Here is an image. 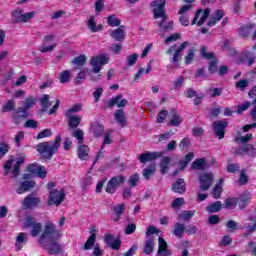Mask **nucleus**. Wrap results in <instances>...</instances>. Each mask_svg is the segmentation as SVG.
<instances>
[{
    "mask_svg": "<svg viewBox=\"0 0 256 256\" xmlns=\"http://www.w3.org/2000/svg\"><path fill=\"white\" fill-rule=\"evenodd\" d=\"M42 111H47L51 107L52 103L49 101V95L44 94L40 100Z\"/></svg>",
    "mask_w": 256,
    "mask_h": 256,
    "instance_id": "obj_48",
    "label": "nucleus"
},
{
    "mask_svg": "<svg viewBox=\"0 0 256 256\" xmlns=\"http://www.w3.org/2000/svg\"><path fill=\"white\" fill-rule=\"evenodd\" d=\"M73 137H75V139H77L78 143H83V137H84L83 130L76 129L73 133Z\"/></svg>",
    "mask_w": 256,
    "mask_h": 256,
    "instance_id": "obj_61",
    "label": "nucleus"
},
{
    "mask_svg": "<svg viewBox=\"0 0 256 256\" xmlns=\"http://www.w3.org/2000/svg\"><path fill=\"white\" fill-rule=\"evenodd\" d=\"M239 200L237 198H227L224 200V209H235Z\"/></svg>",
    "mask_w": 256,
    "mask_h": 256,
    "instance_id": "obj_41",
    "label": "nucleus"
},
{
    "mask_svg": "<svg viewBox=\"0 0 256 256\" xmlns=\"http://www.w3.org/2000/svg\"><path fill=\"white\" fill-rule=\"evenodd\" d=\"M194 59H195V49L191 48L190 50H188L187 55L185 56V64L191 65Z\"/></svg>",
    "mask_w": 256,
    "mask_h": 256,
    "instance_id": "obj_52",
    "label": "nucleus"
},
{
    "mask_svg": "<svg viewBox=\"0 0 256 256\" xmlns=\"http://www.w3.org/2000/svg\"><path fill=\"white\" fill-rule=\"evenodd\" d=\"M29 173L37 175L40 179H45L47 177V169L39 164H31L28 166Z\"/></svg>",
    "mask_w": 256,
    "mask_h": 256,
    "instance_id": "obj_13",
    "label": "nucleus"
},
{
    "mask_svg": "<svg viewBox=\"0 0 256 256\" xmlns=\"http://www.w3.org/2000/svg\"><path fill=\"white\" fill-rule=\"evenodd\" d=\"M53 41H55V35L48 34L44 36V42L39 47L38 51H40V53H51V51H55L57 44L53 43Z\"/></svg>",
    "mask_w": 256,
    "mask_h": 256,
    "instance_id": "obj_7",
    "label": "nucleus"
},
{
    "mask_svg": "<svg viewBox=\"0 0 256 256\" xmlns=\"http://www.w3.org/2000/svg\"><path fill=\"white\" fill-rule=\"evenodd\" d=\"M251 193L245 192L240 196L239 200V208L240 209H245L246 206L249 205V202L251 201Z\"/></svg>",
    "mask_w": 256,
    "mask_h": 256,
    "instance_id": "obj_29",
    "label": "nucleus"
},
{
    "mask_svg": "<svg viewBox=\"0 0 256 256\" xmlns=\"http://www.w3.org/2000/svg\"><path fill=\"white\" fill-rule=\"evenodd\" d=\"M159 157H163L162 152H146L139 156L141 163H148L150 161H155V159H159Z\"/></svg>",
    "mask_w": 256,
    "mask_h": 256,
    "instance_id": "obj_16",
    "label": "nucleus"
},
{
    "mask_svg": "<svg viewBox=\"0 0 256 256\" xmlns=\"http://www.w3.org/2000/svg\"><path fill=\"white\" fill-rule=\"evenodd\" d=\"M41 231H43V225H41L39 222H36L35 225L31 228L30 235L31 237H39V235H41Z\"/></svg>",
    "mask_w": 256,
    "mask_h": 256,
    "instance_id": "obj_42",
    "label": "nucleus"
},
{
    "mask_svg": "<svg viewBox=\"0 0 256 256\" xmlns=\"http://www.w3.org/2000/svg\"><path fill=\"white\" fill-rule=\"evenodd\" d=\"M153 249H155V239L147 238V240L144 242L145 255H151V253H153Z\"/></svg>",
    "mask_w": 256,
    "mask_h": 256,
    "instance_id": "obj_27",
    "label": "nucleus"
},
{
    "mask_svg": "<svg viewBox=\"0 0 256 256\" xmlns=\"http://www.w3.org/2000/svg\"><path fill=\"white\" fill-rule=\"evenodd\" d=\"M137 59H139V55L138 54L129 55L127 57V65L129 67H133V65H135V63H137Z\"/></svg>",
    "mask_w": 256,
    "mask_h": 256,
    "instance_id": "obj_59",
    "label": "nucleus"
},
{
    "mask_svg": "<svg viewBox=\"0 0 256 256\" xmlns=\"http://www.w3.org/2000/svg\"><path fill=\"white\" fill-rule=\"evenodd\" d=\"M61 239V231L57 229L55 224L51 221H48L44 225L42 234L38 238V243L40 247L47 246V243L57 241Z\"/></svg>",
    "mask_w": 256,
    "mask_h": 256,
    "instance_id": "obj_1",
    "label": "nucleus"
},
{
    "mask_svg": "<svg viewBox=\"0 0 256 256\" xmlns=\"http://www.w3.org/2000/svg\"><path fill=\"white\" fill-rule=\"evenodd\" d=\"M36 221H35V218H33V217H31V216H28V217H26V221H25V223H24V227L25 228H29V227H33V226H35L36 225Z\"/></svg>",
    "mask_w": 256,
    "mask_h": 256,
    "instance_id": "obj_64",
    "label": "nucleus"
},
{
    "mask_svg": "<svg viewBox=\"0 0 256 256\" xmlns=\"http://www.w3.org/2000/svg\"><path fill=\"white\" fill-rule=\"evenodd\" d=\"M178 147L181 151H185V149H189V147H191V140H189V138L182 139Z\"/></svg>",
    "mask_w": 256,
    "mask_h": 256,
    "instance_id": "obj_55",
    "label": "nucleus"
},
{
    "mask_svg": "<svg viewBox=\"0 0 256 256\" xmlns=\"http://www.w3.org/2000/svg\"><path fill=\"white\" fill-rule=\"evenodd\" d=\"M96 240H97V234L93 233L92 235L89 236V238L85 242L83 249L85 251H89V249H93V246L95 245Z\"/></svg>",
    "mask_w": 256,
    "mask_h": 256,
    "instance_id": "obj_33",
    "label": "nucleus"
},
{
    "mask_svg": "<svg viewBox=\"0 0 256 256\" xmlns=\"http://www.w3.org/2000/svg\"><path fill=\"white\" fill-rule=\"evenodd\" d=\"M222 207H223V204L221 203V201H216L210 204L209 206H207L206 211H208V213H217L221 211Z\"/></svg>",
    "mask_w": 256,
    "mask_h": 256,
    "instance_id": "obj_35",
    "label": "nucleus"
},
{
    "mask_svg": "<svg viewBox=\"0 0 256 256\" xmlns=\"http://www.w3.org/2000/svg\"><path fill=\"white\" fill-rule=\"evenodd\" d=\"M223 183V180H220L219 184H216L215 187L212 190V195L214 199H219L221 197V193H223V186L221 184Z\"/></svg>",
    "mask_w": 256,
    "mask_h": 256,
    "instance_id": "obj_46",
    "label": "nucleus"
},
{
    "mask_svg": "<svg viewBox=\"0 0 256 256\" xmlns=\"http://www.w3.org/2000/svg\"><path fill=\"white\" fill-rule=\"evenodd\" d=\"M174 89L176 91H181L183 89V85H185V76H179L174 82Z\"/></svg>",
    "mask_w": 256,
    "mask_h": 256,
    "instance_id": "obj_49",
    "label": "nucleus"
},
{
    "mask_svg": "<svg viewBox=\"0 0 256 256\" xmlns=\"http://www.w3.org/2000/svg\"><path fill=\"white\" fill-rule=\"evenodd\" d=\"M137 183H139V174H133L128 179V185L130 187H137Z\"/></svg>",
    "mask_w": 256,
    "mask_h": 256,
    "instance_id": "obj_56",
    "label": "nucleus"
},
{
    "mask_svg": "<svg viewBox=\"0 0 256 256\" xmlns=\"http://www.w3.org/2000/svg\"><path fill=\"white\" fill-rule=\"evenodd\" d=\"M208 167L207 160L204 158L196 159L191 165V169L195 171H203V169H207Z\"/></svg>",
    "mask_w": 256,
    "mask_h": 256,
    "instance_id": "obj_22",
    "label": "nucleus"
},
{
    "mask_svg": "<svg viewBox=\"0 0 256 256\" xmlns=\"http://www.w3.org/2000/svg\"><path fill=\"white\" fill-rule=\"evenodd\" d=\"M109 63V57L106 55H97L90 59V65L92 66V73H100L101 67Z\"/></svg>",
    "mask_w": 256,
    "mask_h": 256,
    "instance_id": "obj_6",
    "label": "nucleus"
},
{
    "mask_svg": "<svg viewBox=\"0 0 256 256\" xmlns=\"http://www.w3.org/2000/svg\"><path fill=\"white\" fill-rule=\"evenodd\" d=\"M107 23L110 27H119V25H121V20H119L117 16H109Z\"/></svg>",
    "mask_w": 256,
    "mask_h": 256,
    "instance_id": "obj_53",
    "label": "nucleus"
},
{
    "mask_svg": "<svg viewBox=\"0 0 256 256\" xmlns=\"http://www.w3.org/2000/svg\"><path fill=\"white\" fill-rule=\"evenodd\" d=\"M169 163H171V158L169 156L163 157L160 161V171L162 175H165L169 171Z\"/></svg>",
    "mask_w": 256,
    "mask_h": 256,
    "instance_id": "obj_31",
    "label": "nucleus"
},
{
    "mask_svg": "<svg viewBox=\"0 0 256 256\" xmlns=\"http://www.w3.org/2000/svg\"><path fill=\"white\" fill-rule=\"evenodd\" d=\"M104 241L106 245L111 247V249H114L115 251H119L121 247V242L115 239V237H113L112 234H106Z\"/></svg>",
    "mask_w": 256,
    "mask_h": 256,
    "instance_id": "obj_18",
    "label": "nucleus"
},
{
    "mask_svg": "<svg viewBox=\"0 0 256 256\" xmlns=\"http://www.w3.org/2000/svg\"><path fill=\"white\" fill-rule=\"evenodd\" d=\"M101 95H103V89L101 87L96 88L95 91L93 92L95 103H99V99H101Z\"/></svg>",
    "mask_w": 256,
    "mask_h": 256,
    "instance_id": "obj_63",
    "label": "nucleus"
},
{
    "mask_svg": "<svg viewBox=\"0 0 256 256\" xmlns=\"http://www.w3.org/2000/svg\"><path fill=\"white\" fill-rule=\"evenodd\" d=\"M158 256H171V250L168 249L167 242L163 238L158 239Z\"/></svg>",
    "mask_w": 256,
    "mask_h": 256,
    "instance_id": "obj_20",
    "label": "nucleus"
},
{
    "mask_svg": "<svg viewBox=\"0 0 256 256\" xmlns=\"http://www.w3.org/2000/svg\"><path fill=\"white\" fill-rule=\"evenodd\" d=\"M15 107H17V104L15 100H8L2 107L3 113H11L12 111H15Z\"/></svg>",
    "mask_w": 256,
    "mask_h": 256,
    "instance_id": "obj_34",
    "label": "nucleus"
},
{
    "mask_svg": "<svg viewBox=\"0 0 256 256\" xmlns=\"http://www.w3.org/2000/svg\"><path fill=\"white\" fill-rule=\"evenodd\" d=\"M72 77H73V74H71L70 70H64L60 72L59 81L60 83H69Z\"/></svg>",
    "mask_w": 256,
    "mask_h": 256,
    "instance_id": "obj_37",
    "label": "nucleus"
},
{
    "mask_svg": "<svg viewBox=\"0 0 256 256\" xmlns=\"http://www.w3.org/2000/svg\"><path fill=\"white\" fill-rule=\"evenodd\" d=\"M45 249L50 255H59V253H63V248L56 241H48L46 246H41Z\"/></svg>",
    "mask_w": 256,
    "mask_h": 256,
    "instance_id": "obj_14",
    "label": "nucleus"
},
{
    "mask_svg": "<svg viewBox=\"0 0 256 256\" xmlns=\"http://www.w3.org/2000/svg\"><path fill=\"white\" fill-rule=\"evenodd\" d=\"M225 227H227L230 233H235L239 229V224L235 220H229L225 223Z\"/></svg>",
    "mask_w": 256,
    "mask_h": 256,
    "instance_id": "obj_50",
    "label": "nucleus"
},
{
    "mask_svg": "<svg viewBox=\"0 0 256 256\" xmlns=\"http://www.w3.org/2000/svg\"><path fill=\"white\" fill-rule=\"evenodd\" d=\"M65 201V192L63 190H50L49 198H48V205H58Z\"/></svg>",
    "mask_w": 256,
    "mask_h": 256,
    "instance_id": "obj_8",
    "label": "nucleus"
},
{
    "mask_svg": "<svg viewBox=\"0 0 256 256\" xmlns=\"http://www.w3.org/2000/svg\"><path fill=\"white\" fill-rule=\"evenodd\" d=\"M249 151H255V147L252 144H244L236 150V153L243 155V153H249Z\"/></svg>",
    "mask_w": 256,
    "mask_h": 256,
    "instance_id": "obj_47",
    "label": "nucleus"
},
{
    "mask_svg": "<svg viewBox=\"0 0 256 256\" xmlns=\"http://www.w3.org/2000/svg\"><path fill=\"white\" fill-rule=\"evenodd\" d=\"M249 182V176H247V173L245 171L240 172V178L238 180L239 185H247Z\"/></svg>",
    "mask_w": 256,
    "mask_h": 256,
    "instance_id": "obj_58",
    "label": "nucleus"
},
{
    "mask_svg": "<svg viewBox=\"0 0 256 256\" xmlns=\"http://www.w3.org/2000/svg\"><path fill=\"white\" fill-rule=\"evenodd\" d=\"M154 19H159V17L165 16V0H155L152 2Z\"/></svg>",
    "mask_w": 256,
    "mask_h": 256,
    "instance_id": "obj_11",
    "label": "nucleus"
},
{
    "mask_svg": "<svg viewBox=\"0 0 256 256\" xmlns=\"http://www.w3.org/2000/svg\"><path fill=\"white\" fill-rule=\"evenodd\" d=\"M172 191L174 193H185L186 188H185V180L183 179H178L172 186Z\"/></svg>",
    "mask_w": 256,
    "mask_h": 256,
    "instance_id": "obj_30",
    "label": "nucleus"
},
{
    "mask_svg": "<svg viewBox=\"0 0 256 256\" xmlns=\"http://www.w3.org/2000/svg\"><path fill=\"white\" fill-rule=\"evenodd\" d=\"M213 173H202L199 176V183L201 191H209L211 185H213Z\"/></svg>",
    "mask_w": 256,
    "mask_h": 256,
    "instance_id": "obj_10",
    "label": "nucleus"
},
{
    "mask_svg": "<svg viewBox=\"0 0 256 256\" xmlns=\"http://www.w3.org/2000/svg\"><path fill=\"white\" fill-rule=\"evenodd\" d=\"M194 215H195L194 210L183 211L178 215V219H181L182 221H189V219H191V217H193Z\"/></svg>",
    "mask_w": 256,
    "mask_h": 256,
    "instance_id": "obj_51",
    "label": "nucleus"
},
{
    "mask_svg": "<svg viewBox=\"0 0 256 256\" xmlns=\"http://www.w3.org/2000/svg\"><path fill=\"white\" fill-rule=\"evenodd\" d=\"M35 17V12H28L23 14L20 18V23H28V21H31Z\"/></svg>",
    "mask_w": 256,
    "mask_h": 256,
    "instance_id": "obj_54",
    "label": "nucleus"
},
{
    "mask_svg": "<svg viewBox=\"0 0 256 256\" xmlns=\"http://www.w3.org/2000/svg\"><path fill=\"white\" fill-rule=\"evenodd\" d=\"M155 171H157V166L155 164H151L150 166L142 170V175L144 179L149 181V179H151V177L155 175Z\"/></svg>",
    "mask_w": 256,
    "mask_h": 256,
    "instance_id": "obj_25",
    "label": "nucleus"
},
{
    "mask_svg": "<svg viewBox=\"0 0 256 256\" xmlns=\"http://www.w3.org/2000/svg\"><path fill=\"white\" fill-rule=\"evenodd\" d=\"M223 15L224 13L222 10H217L208 22V27H213L214 25H216L218 21H221V19H223Z\"/></svg>",
    "mask_w": 256,
    "mask_h": 256,
    "instance_id": "obj_32",
    "label": "nucleus"
},
{
    "mask_svg": "<svg viewBox=\"0 0 256 256\" xmlns=\"http://www.w3.org/2000/svg\"><path fill=\"white\" fill-rule=\"evenodd\" d=\"M37 103V98L30 96L25 99L23 102V106L18 108L17 111H15L12 115V117H27V111L29 109H32V107H35V104Z\"/></svg>",
    "mask_w": 256,
    "mask_h": 256,
    "instance_id": "obj_5",
    "label": "nucleus"
},
{
    "mask_svg": "<svg viewBox=\"0 0 256 256\" xmlns=\"http://www.w3.org/2000/svg\"><path fill=\"white\" fill-rule=\"evenodd\" d=\"M61 145V136L56 137L54 142H42L36 146V151L40 153L43 159H51L55 154V151L59 149Z\"/></svg>",
    "mask_w": 256,
    "mask_h": 256,
    "instance_id": "obj_2",
    "label": "nucleus"
},
{
    "mask_svg": "<svg viewBox=\"0 0 256 256\" xmlns=\"http://www.w3.org/2000/svg\"><path fill=\"white\" fill-rule=\"evenodd\" d=\"M110 37L115 41H125V26H120L115 30L109 32Z\"/></svg>",
    "mask_w": 256,
    "mask_h": 256,
    "instance_id": "obj_19",
    "label": "nucleus"
},
{
    "mask_svg": "<svg viewBox=\"0 0 256 256\" xmlns=\"http://www.w3.org/2000/svg\"><path fill=\"white\" fill-rule=\"evenodd\" d=\"M167 13H165V17L159 16L158 19H162L161 22H159V27L162 29V31H172L173 29V21H167Z\"/></svg>",
    "mask_w": 256,
    "mask_h": 256,
    "instance_id": "obj_23",
    "label": "nucleus"
},
{
    "mask_svg": "<svg viewBox=\"0 0 256 256\" xmlns=\"http://www.w3.org/2000/svg\"><path fill=\"white\" fill-rule=\"evenodd\" d=\"M173 233L176 237H179V239H181L183 237V233H185V225L177 222L174 225Z\"/></svg>",
    "mask_w": 256,
    "mask_h": 256,
    "instance_id": "obj_36",
    "label": "nucleus"
},
{
    "mask_svg": "<svg viewBox=\"0 0 256 256\" xmlns=\"http://www.w3.org/2000/svg\"><path fill=\"white\" fill-rule=\"evenodd\" d=\"M125 118H126L125 111H123V110L116 111L115 119H116L117 123H119V125H121V127H123L125 125Z\"/></svg>",
    "mask_w": 256,
    "mask_h": 256,
    "instance_id": "obj_43",
    "label": "nucleus"
},
{
    "mask_svg": "<svg viewBox=\"0 0 256 256\" xmlns=\"http://www.w3.org/2000/svg\"><path fill=\"white\" fill-rule=\"evenodd\" d=\"M23 163H25V156H20L16 160L11 156L4 164L5 175H9V173H11V177H18L19 167H21Z\"/></svg>",
    "mask_w": 256,
    "mask_h": 256,
    "instance_id": "obj_3",
    "label": "nucleus"
},
{
    "mask_svg": "<svg viewBox=\"0 0 256 256\" xmlns=\"http://www.w3.org/2000/svg\"><path fill=\"white\" fill-rule=\"evenodd\" d=\"M89 156V147L87 145H81L78 148L79 159L85 160Z\"/></svg>",
    "mask_w": 256,
    "mask_h": 256,
    "instance_id": "obj_40",
    "label": "nucleus"
},
{
    "mask_svg": "<svg viewBox=\"0 0 256 256\" xmlns=\"http://www.w3.org/2000/svg\"><path fill=\"white\" fill-rule=\"evenodd\" d=\"M125 209H127V206H125V204H118L113 207V211L116 215L115 221H119V215H123Z\"/></svg>",
    "mask_w": 256,
    "mask_h": 256,
    "instance_id": "obj_44",
    "label": "nucleus"
},
{
    "mask_svg": "<svg viewBox=\"0 0 256 256\" xmlns=\"http://www.w3.org/2000/svg\"><path fill=\"white\" fill-rule=\"evenodd\" d=\"M86 62H87V56H85L83 54L75 57L72 60V64L76 65L77 67H83V65H85Z\"/></svg>",
    "mask_w": 256,
    "mask_h": 256,
    "instance_id": "obj_45",
    "label": "nucleus"
},
{
    "mask_svg": "<svg viewBox=\"0 0 256 256\" xmlns=\"http://www.w3.org/2000/svg\"><path fill=\"white\" fill-rule=\"evenodd\" d=\"M66 117H68L69 119V125L75 129L77 127H79V123H81V117L77 116V115H66Z\"/></svg>",
    "mask_w": 256,
    "mask_h": 256,
    "instance_id": "obj_39",
    "label": "nucleus"
},
{
    "mask_svg": "<svg viewBox=\"0 0 256 256\" xmlns=\"http://www.w3.org/2000/svg\"><path fill=\"white\" fill-rule=\"evenodd\" d=\"M127 103H128L127 99L123 98L122 94H119V95L113 97L108 102V105H109V107H113L116 105L117 107L121 108V107H126Z\"/></svg>",
    "mask_w": 256,
    "mask_h": 256,
    "instance_id": "obj_21",
    "label": "nucleus"
},
{
    "mask_svg": "<svg viewBox=\"0 0 256 256\" xmlns=\"http://www.w3.org/2000/svg\"><path fill=\"white\" fill-rule=\"evenodd\" d=\"M27 241H29V235L27 233L25 232L18 233L16 236V242H15V247L17 251H21V249H23V246L25 245V243H27Z\"/></svg>",
    "mask_w": 256,
    "mask_h": 256,
    "instance_id": "obj_17",
    "label": "nucleus"
},
{
    "mask_svg": "<svg viewBox=\"0 0 256 256\" xmlns=\"http://www.w3.org/2000/svg\"><path fill=\"white\" fill-rule=\"evenodd\" d=\"M123 183H125V178L123 175L114 176L108 181L106 185V193H115L117 188L120 187V185H123Z\"/></svg>",
    "mask_w": 256,
    "mask_h": 256,
    "instance_id": "obj_9",
    "label": "nucleus"
},
{
    "mask_svg": "<svg viewBox=\"0 0 256 256\" xmlns=\"http://www.w3.org/2000/svg\"><path fill=\"white\" fill-rule=\"evenodd\" d=\"M167 115H169L167 110H161L157 116V123H163L167 119Z\"/></svg>",
    "mask_w": 256,
    "mask_h": 256,
    "instance_id": "obj_62",
    "label": "nucleus"
},
{
    "mask_svg": "<svg viewBox=\"0 0 256 256\" xmlns=\"http://www.w3.org/2000/svg\"><path fill=\"white\" fill-rule=\"evenodd\" d=\"M35 187V182L33 181H25L20 184V187L17 189L18 195H23V193L27 191H31Z\"/></svg>",
    "mask_w": 256,
    "mask_h": 256,
    "instance_id": "obj_24",
    "label": "nucleus"
},
{
    "mask_svg": "<svg viewBox=\"0 0 256 256\" xmlns=\"http://www.w3.org/2000/svg\"><path fill=\"white\" fill-rule=\"evenodd\" d=\"M211 10L209 8L203 10L200 9L196 12L194 19L192 20V25H198L201 26L207 21V17H209V13Z\"/></svg>",
    "mask_w": 256,
    "mask_h": 256,
    "instance_id": "obj_12",
    "label": "nucleus"
},
{
    "mask_svg": "<svg viewBox=\"0 0 256 256\" xmlns=\"http://www.w3.org/2000/svg\"><path fill=\"white\" fill-rule=\"evenodd\" d=\"M39 198L33 197V196H27L24 199L23 205L24 207H28V209H31L33 207H37L39 205Z\"/></svg>",
    "mask_w": 256,
    "mask_h": 256,
    "instance_id": "obj_26",
    "label": "nucleus"
},
{
    "mask_svg": "<svg viewBox=\"0 0 256 256\" xmlns=\"http://www.w3.org/2000/svg\"><path fill=\"white\" fill-rule=\"evenodd\" d=\"M215 135L218 136V139H223L225 137V129L227 127V122L225 121H215L212 124Z\"/></svg>",
    "mask_w": 256,
    "mask_h": 256,
    "instance_id": "obj_15",
    "label": "nucleus"
},
{
    "mask_svg": "<svg viewBox=\"0 0 256 256\" xmlns=\"http://www.w3.org/2000/svg\"><path fill=\"white\" fill-rule=\"evenodd\" d=\"M87 25L88 29H90L92 33H97V31H101V29H103L101 24L97 25V22H95V17L93 16L88 19Z\"/></svg>",
    "mask_w": 256,
    "mask_h": 256,
    "instance_id": "obj_28",
    "label": "nucleus"
},
{
    "mask_svg": "<svg viewBox=\"0 0 256 256\" xmlns=\"http://www.w3.org/2000/svg\"><path fill=\"white\" fill-rule=\"evenodd\" d=\"M51 135H53V132L51 129L47 128L38 133L36 139H45V137H51Z\"/></svg>",
    "mask_w": 256,
    "mask_h": 256,
    "instance_id": "obj_57",
    "label": "nucleus"
},
{
    "mask_svg": "<svg viewBox=\"0 0 256 256\" xmlns=\"http://www.w3.org/2000/svg\"><path fill=\"white\" fill-rule=\"evenodd\" d=\"M189 47V42H183L177 49H175V46H171L168 50L167 53L168 55H172L170 58V61L173 64L174 68L179 67L181 61V56L183 55V51Z\"/></svg>",
    "mask_w": 256,
    "mask_h": 256,
    "instance_id": "obj_4",
    "label": "nucleus"
},
{
    "mask_svg": "<svg viewBox=\"0 0 256 256\" xmlns=\"http://www.w3.org/2000/svg\"><path fill=\"white\" fill-rule=\"evenodd\" d=\"M191 9H193V4L184 5L178 11V15H187V13H189V11H191Z\"/></svg>",
    "mask_w": 256,
    "mask_h": 256,
    "instance_id": "obj_60",
    "label": "nucleus"
},
{
    "mask_svg": "<svg viewBox=\"0 0 256 256\" xmlns=\"http://www.w3.org/2000/svg\"><path fill=\"white\" fill-rule=\"evenodd\" d=\"M91 131L95 135V137H101V135H103L105 131V128L99 123H94L91 127Z\"/></svg>",
    "mask_w": 256,
    "mask_h": 256,
    "instance_id": "obj_38",
    "label": "nucleus"
}]
</instances>
